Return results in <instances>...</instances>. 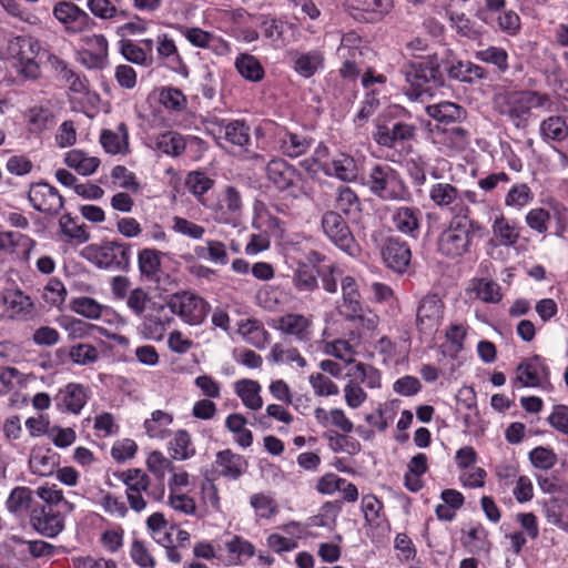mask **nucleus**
<instances>
[{
	"label": "nucleus",
	"mask_w": 568,
	"mask_h": 568,
	"mask_svg": "<svg viewBox=\"0 0 568 568\" xmlns=\"http://www.w3.org/2000/svg\"><path fill=\"white\" fill-rule=\"evenodd\" d=\"M405 95L412 102L425 104L426 113L439 123L449 124L464 116V110L456 103L443 101L428 102L435 97L442 83L439 59L436 54L410 61L405 71Z\"/></svg>",
	"instance_id": "f257e3e1"
},
{
	"label": "nucleus",
	"mask_w": 568,
	"mask_h": 568,
	"mask_svg": "<svg viewBox=\"0 0 568 568\" xmlns=\"http://www.w3.org/2000/svg\"><path fill=\"white\" fill-rule=\"evenodd\" d=\"M495 105L517 129H526L532 110L549 111L551 100L549 94L534 90L507 91L495 97Z\"/></svg>",
	"instance_id": "f03ea898"
},
{
	"label": "nucleus",
	"mask_w": 568,
	"mask_h": 568,
	"mask_svg": "<svg viewBox=\"0 0 568 568\" xmlns=\"http://www.w3.org/2000/svg\"><path fill=\"white\" fill-rule=\"evenodd\" d=\"M485 226L470 217H452L437 239V251L448 258H458L470 252L476 235L481 236Z\"/></svg>",
	"instance_id": "7ed1b4c3"
},
{
	"label": "nucleus",
	"mask_w": 568,
	"mask_h": 568,
	"mask_svg": "<svg viewBox=\"0 0 568 568\" xmlns=\"http://www.w3.org/2000/svg\"><path fill=\"white\" fill-rule=\"evenodd\" d=\"M118 478L125 486V497L130 509L138 514L144 511L150 503H159L164 499L165 485L152 483L151 477L140 468L121 471Z\"/></svg>",
	"instance_id": "20e7f679"
},
{
	"label": "nucleus",
	"mask_w": 568,
	"mask_h": 568,
	"mask_svg": "<svg viewBox=\"0 0 568 568\" xmlns=\"http://www.w3.org/2000/svg\"><path fill=\"white\" fill-rule=\"evenodd\" d=\"M363 184L383 201H408L410 197L400 174L388 164L372 166Z\"/></svg>",
	"instance_id": "39448f33"
},
{
	"label": "nucleus",
	"mask_w": 568,
	"mask_h": 568,
	"mask_svg": "<svg viewBox=\"0 0 568 568\" xmlns=\"http://www.w3.org/2000/svg\"><path fill=\"white\" fill-rule=\"evenodd\" d=\"M11 54L17 71L26 79L36 80L41 70L38 59L47 54L40 41L33 37H11Z\"/></svg>",
	"instance_id": "423d86ee"
},
{
	"label": "nucleus",
	"mask_w": 568,
	"mask_h": 568,
	"mask_svg": "<svg viewBox=\"0 0 568 568\" xmlns=\"http://www.w3.org/2000/svg\"><path fill=\"white\" fill-rule=\"evenodd\" d=\"M267 180L280 191H286L293 199L307 194L303 174L292 164L280 158L266 165Z\"/></svg>",
	"instance_id": "0eeeda50"
},
{
	"label": "nucleus",
	"mask_w": 568,
	"mask_h": 568,
	"mask_svg": "<svg viewBox=\"0 0 568 568\" xmlns=\"http://www.w3.org/2000/svg\"><path fill=\"white\" fill-rule=\"evenodd\" d=\"M90 261L99 268L126 270L130 266L131 244L119 241H106L88 247Z\"/></svg>",
	"instance_id": "6e6552de"
},
{
	"label": "nucleus",
	"mask_w": 568,
	"mask_h": 568,
	"mask_svg": "<svg viewBox=\"0 0 568 568\" xmlns=\"http://www.w3.org/2000/svg\"><path fill=\"white\" fill-rule=\"evenodd\" d=\"M322 229L327 239L339 250L351 256L359 253V246L356 243L347 223L336 211H327L322 216Z\"/></svg>",
	"instance_id": "1a4fd4ad"
},
{
	"label": "nucleus",
	"mask_w": 568,
	"mask_h": 568,
	"mask_svg": "<svg viewBox=\"0 0 568 568\" xmlns=\"http://www.w3.org/2000/svg\"><path fill=\"white\" fill-rule=\"evenodd\" d=\"M173 322L174 315L169 302H153L144 314L139 329L145 339L160 342Z\"/></svg>",
	"instance_id": "9d476101"
},
{
	"label": "nucleus",
	"mask_w": 568,
	"mask_h": 568,
	"mask_svg": "<svg viewBox=\"0 0 568 568\" xmlns=\"http://www.w3.org/2000/svg\"><path fill=\"white\" fill-rule=\"evenodd\" d=\"M173 315H178L189 325L201 324L209 311L207 303L196 294L181 292L172 295L169 300Z\"/></svg>",
	"instance_id": "9b49d317"
},
{
	"label": "nucleus",
	"mask_w": 568,
	"mask_h": 568,
	"mask_svg": "<svg viewBox=\"0 0 568 568\" xmlns=\"http://www.w3.org/2000/svg\"><path fill=\"white\" fill-rule=\"evenodd\" d=\"M428 196L436 207L447 210L452 217L470 215V209L463 200L462 191L448 182L430 184Z\"/></svg>",
	"instance_id": "f8f14e48"
},
{
	"label": "nucleus",
	"mask_w": 568,
	"mask_h": 568,
	"mask_svg": "<svg viewBox=\"0 0 568 568\" xmlns=\"http://www.w3.org/2000/svg\"><path fill=\"white\" fill-rule=\"evenodd\" d=\"M443 318L444 303L442 298L436 294L424 296L416 313L418 331L426 336H432L438 331Z\"/></svg>",
	"instance_id": "ddd939ff"
},
{
	"label": "nucleus",
	"mask_w": 568,
	"mask_h": 568,
	"mask_svg": "<svg viewBox=\"0 0 568 568\" xmlns=\"http://www.w3.org/2000/svg\"><path fill=\"white\" fill-rule=\"evenodd\" d=\"M28 200L36 211L48 215H55L63 207V197L59 191L45 182L32 184L28 192Z\"/></svg>",
	"instance_id": "4468645a"
},
{
	"label": "nucleus",
	"mask_w": 568,
	"mask_h": 568,
	"mask_svg": "<svg viewBox=\"0 0 568 568\" xmlns=\"http://www.w3.org/2000/svg\"><path fill=\"white\" fill-rule=\"evenodd\" d=\"M268 132L271 133L276 148L290 158H298L306 153L311 146V139L304 134L294 133L286 128L270 123Z\"/></svg>",
	"instance_id": "2eb2a0df"
},
{
	"label": "nucleus",
	"mask_w": 568,
	"mask_h": 568,
	"mask_svg": "<svg viewBox=\"0 0 568 568\" xmlns=\"http://www.w3.org/2000/svg\"><path fill=\"white\" fill-rule=\"evenodd\" d=\"M53 16L69 33H81L93 29L94 20L82 9L71 2H60L53 8Z\"/></svg>",
	"instance_id": "dca6fc26"
},
{
	"label": "nucleus",
	"mask_w": 568,
	"mask_h": 568,
	"mask_svg": "<svg viewBox=\"0 0 568 568\" xmlns=\"http://www.w3.org/2000/svg\"><path fill=\"white\" fill-rule=\"evenodd\" d=\"M62 510L53 507L33 506L30 513V524L41 535L45 537H55L64 528V517Z\"/></svg>",
	"instance_id": "f3484780"
},
{
	"label": "nucleus",
	"mask_w": 568,
	"mask_h": 568,
	"mask_svg": "<svg viewBox=\"0 0 568 568\" xmlns=\"http://www.w3.org/2000/svg\"><path fill=\"white\" fill-rule=\"evenodd\" d=\"M33 308L30 297L20 290L0 292V320L26 318Z\"/></svg>",
	"instance_id": "a211bd4d"
},
{
	"label": "nucleus",
	"mask_w": 568,
	"mask_h": 568,
	"mask_svg": "<svg viewBox=\"0 0 568 568\" xmlns=\"http://www.w3.org/2000/svg\"><path fill=\"white\" fill-rule=\"evenodd\" d=\"M37 242L18 231H0V252L21 262H29Z\"/></svg>",
	"instance_id": "6ab92c4d"
},
{
	"label": "nucleus",
	"mask_w": 568,
	"mask_h": 568,
	"mask_svg": "<svg viewBox=\"0 0 568 568\" xmlns=\"http://www.w3.org/2000/svg\"><path fill=\"white\" fill-rule=\"evenodd\" d=\"M382 257L388 268L403 273L407 270L412 258L410 247L406 241L397 236H389L382 246Z\"/></svg>",
	"instance_id": "aec40b11"
},
{
	"label": "nucleus",
	"mask_w": 568,
	"mask_h": 568,
	"mask_svg": "<svg viewBox=\"0 0 568 568\" xmlns=\"http://www.w3.org/2000/svg\"><path fill=\"white\" fill-rule=\"evenodd\" d=\"M211 131L219 142L225 140L233 145L244 148L251 141L250 128L241 120H220L213 123Z\"/></svg>",
	"instance_id": "412c9836"
},
{
	"label": "nucleus",
	"mask_w": 568,
	"mask_h": 568,
	"mask_svg": "<svg viewBox=\"0 0 568 568\" xmlns=\"http://www.w3.org/2000/svg\"><path fill=\"white\" fill-rule=\"evenodd\" d=\"M275 327L283 334L293 336L297 342H308L313 335L312 317L298 313L282 315Z\"/></svg>",
	"instance_id": "4be33fe9"
},
{
	"label": "nucleus",
	"mask_w": 568,
	"mask_h": 568,
	"mask_svg": "<svg viewBox=\"0 0 568 568\" xmlns=\"http://www.w3.org/2000/svg\"><path fill=\"white\" fill-rule=\"evenodd\" d=\"M87 402V388L83 385L77 383H70L65 385L63 388L59 389L54 397V403L59 410L74 415L80 414Z\"/></svg>",
	"instance_id": "5701e85b"
},
{
	"label": "nucleus",
	"mask_w": 568,
	"mask_h": 568,
	"mask_svg": "<svg viewBox=\"0 0 568 568\" xmlns=\"http://www.w3.org/2000/svg\"><path fill=\"white\" fill-rule=\"evenodd\" d=\"M359 162L347 153H338L323 165L326 175L343 182H355L359 174Z\"/></svg>",
	"instance_id": "b1692460"
},
{
	"label": "nucleus",
	"mask_w": 568,
	"mask_h": 568,
	"mask_svg": "<svg viewBox=\"0 0 568 568\" xmlns=\"http://www.w3.org/2000/svg\"><path fill=\"white\" fill-rule=\"evenodd\" d=\"M415 131L414 125L398 121L392 125H378L374 133V140L382 146L396 148L399 143L413 139Z\"/></svg>",
	"instance_id": "393cba45"
},
{
	"label": "nucleus",
	"mask_w": 568,
	"mask_h": 568,
	"mask_svg": "<svg viewBox=\"0 0 568 568\" xmlns=\"http://www.w3.org/2000/svg\"><path fill=\"white\" fill-rule=\"evenodd\" d=\"M72 310L87 318L100 320L108 323H123V320L109 306L98 303L89 296H80L72 301Z\"/></svg>",
	"instance_id": "a878e982"
},
{
	"label": "nucleus",
	"mask_w": 568,
	"mask_h": 568,
	"mask_svg": "<svg viewBox=\"0 0 568 568\" xmlns=\"http://www.w3.org/2000/svg\"><path fill=\"white\" fill-rule=\"evenodd\" d=\"M392 223L396 231L417 239L420 231L422 211L415 206H398L392 211Z\"/></svg>",
	"instance_id": "bb28decb"
},
{
	"label": "nucleus",
	"mask_w": 568,
	"mask_h": 568,
	"mask_svg": "<svg viewBox=\"0 0 568 568\" xmlns=\"http://www.w3.org/2000/svg\"><path fill=\"white\" fill-rule=\"evenodd\" d=\"M342 302L338 304V312L347 321H355L356 316L361 314V294L357 283L352 276H344L341 280Z\"/></svg>",
	"instance_id": "cd10ccee"
},
{
	"label": "nucleus",
	"mask_w": 568,
	"mask_h": 568,
	"mask_svg": "<svg viewBox=\"0 0 568 568\" xmlns=\"http://www.w3.org/2000/svg\"><path fill=\"white\" fill-rule=\"evenodd\" d=\"M516 373V379L523 387H539L549 375L548 367L539 356L521 363Z\"/></svg>",
	"instance_id": "c85d7f7f"
},
{
	"label": "nucleus",
	"mask_w": 568,
	"mask_h": 568,
	"mask_svg": "<svg viewBox=\"0 0 568 568\" xmlns=\"http://www.w3.org/2000/svg\"><path fill=\"white\" fill-rule=\"evenodd\" d=\"M348 6L357 12V19L377 22L390 12L393 0H348Z\"/></svg>",
	"instance_id": "c756f323"
},
{
	"label": "nucleus",
	"mask_w": 568,
	"mask_h": 568,
	"mask_svg": "<svg viewBox=\"0 0 568 568\" xmlns=\"http://www.w3.org/2000/svg\"><path fill=\"white\" fill-rule=\"evenodd\" d=\"M293 70L301 77L308 79L324 68V54L321 50L292 51L290 53Z\"/></svg>",
	"instance_id": "7c9ffc66"
},
{
	"label": "nucleus",
	"mask_w": 568,
	"mask_h": 568,
	"mask_svg": "<svg viewBox=\"0 0 568 568\" xmlns=\"http://www.w3.org/2000/svg\"><path fill=\"white\" fill-rule=\"evenodd\" d=\"M100 143L103 150L112 155H125L129 153V134L124 123L116 125L115 130L104 129L100 134Z\"/></svg>",
	"instance_id": "2f4dec72"
},
{
	"label": "nucleus",
	"mask_w": 568,
	"mask_h": 568,
	"mask_svg": "<svg viewBox=\"0 0 568 568\" xmlns=\"http://www.w3.org/2000/svg\"><path fill=\"white\" fill-rule=\"evenodd\" d=\"M33 503V491L26 486L14 487L6 501L7 510L17 519H24L30 516Z\"/></svg>",
	"instance_id": "473e14b6"
},
{
	"label": "nucleus",
	"mask_w": 568,
	"mask_h": 568,
	"mask_svg": "<svg viewBox=\"0 0 568 568\" xmlns=\"http://www.w3.org/2000/svg\"><path fill=\"white\" fill-rule=\"evenodd\" d=\"M155 49L158 60L166 65L172 71H180L183 64V60L178 50L174 39L168 33H159L155 39Z\"/></svg>",
	"instance_id": "72a5a7b5"
},
{
	"label": "nucleus",
	"mask_w": 568,
	"mask_h": 568,
	"mask_svg": "<svg viewBox=\"0 0 568 568\" xmlns=\"http://www.w3.org/2000/svg\"><path fill=\"white\" fill-rule=\"evenodd\" d=\"M215 463L220 474L233 480L240 478L247 469L245 458L230 449L219 452Z\"/></svg>",
	"instance_id": "f704fd0d"
},
{
	"label": "nucleus",
	"mask_w": 568,
	"mask_h": 568,
	"mask_svg": "<svg viewBox=\"0 0 568 568\" xmlns=\"http://www.w3.org/2000/svg\"><path fill=\"white\" fill-rule=\"evenodd\" d=\"M491 231L497 244L505 247H514L520 237V229L517 223L504 215L495 217Z\"/></svg>",
	"instance_id": "c9c22d12"
},
{
	"label": "nucleus",
	"mask_w": 568,
	"mask_h": 568,
	"mask_svg": "<svg viewBox=\"0 0 568 568\" xmlns=\"http://www.w3.org/2000/svg\"><path fill=\"white\" fill-rule=\"evenodd\" d=\"M267 359L276 365H291L298 368H304L307 365L306 359L296 347L283 343H276L272 346Z\"/></svg>",
	"instance_id": "e433bc0d"
},
{
	"label": "nucleus",
	"mask_w": 568,
	"mask_h": 568,
	"mask_svg": "<svg viewBox=\"0 0 568 568\" xmlns=\"http://www.w3.org/2000/svg\"><path fill=\"white\" fill-rule=\"evenodd\" d=\"M237 333L246 343L256 348H264L270 338V334L264 325L254 318L241 321L239 323Z\"/></svg>",
	"instance_id": "4c0bfd02"
},
{
	"label": "nucleus",
	"mask_w": 568,
	"mask_h": 568,
	"mask_svg": "<svg viewBox=\"0 0 568 568\" xmlns=\"http://www.w3.org/2000/svg\"><path fill=\"white\" fill-rule=\"evenodd\" d=\"M262 387L254 379H240L234 384V392L241 398L243 405L251 410H258L263 406L261 396Z\"/></svg>",
	"instance_id": "58836bf2"
},
{
	"label": "nucleus",
	"mask_w": 568,
	"mask_h": 568,
	"mask_svg": "<svg viewBox=\"0 0 568 568\" xmlns=\"http://www.w3.org/2000/svg\"><path fill=\"white\" fill-rule=\"evenodd\" d=\"M64 163L83 176L92 175L100 166V159L87 152L73 149L65 153Z\"/></svg>",
	"instance_id": "ea45409f"
},
{
	"label": "nucleus",
	"mask_w": 568,
	"mask_h": 568,
	"mask_svg": "<svg viewBox=\"0 0 568 568\" xmlns=\"http://www.w3.org/2000/svg\"><path fill=\"white\" fill-rule=\"evenodd\" d=\"M193 252L199 260L209 261L215 265L229 263L226 245L217 240H206L204 244L195 245Z\"/></svg>",
	"instance_id": "a19ab883"
},
{
	"label": "nucleus",
	"mask_w": 568,
	"mask_h": 568,
	"mask_svg": "<svg viewBox=\"0 0 568 568\" xmlns=\"http://www.w3.org/2000/svg\"><path fill=\"white\" fill-rule=\"evenodd\" d=\"M314 414L316 420L324 427L334 426L343 434H349L353 432L354 425L352 420L341 408L326 410L325 408L318 407L315 409Z\"/></svg>",
	"instance_id": "79ce46f5"
},
{
	"label": "nucleus",
	"mask_w": 568,
	"mask_h": 568,
	"mask_svg": "<svg viewBox=\"0 0 568 568\" xmlns=\"http://www.w3.org/2000/svg\"><path fill=\"white\" fill-rule=\"evenodd\" d=\"M474 57L483 63L493 65L500 74H504L509 70V55L501 47L489 45L476 51Z\"/></svg>",
	"instance_id": "37998d69"
},
{
	"label": "nucleus",
	"mask_w": 568,
	"mask_h": 568,
	"mask_svg": "<svg viewBox=\"0 0 568 568\" xmlns=\"http://www.w3.org/2000/svg\"><path fill=\"white\" fill-rule=\"evenodd\" d=\"M539 133L545 141L562 142L568 138L567 121L560 115H550L540 122Z\"/></svg>",
	"instance_id": "c03bdc74"
},
{
	"label": "nucleus",
	"mask_w": 568,
	"mask_h": 568,
	"mask_svg": "<svg viewBox=\"0 0 568 568\" xmlns=\"http://www.w3.org/2000/svg\"><path fill=\"white\" fill-rule=\"evenodd\" d=\"M361 200L349 186L342 185L336 190L335 209L351 219H356L361 213Z\"/></svg>",
	"instance_id": "a18cd8bd"
},
{
	"label": "nucleus",
	"mask_w": 568,
	"mask_h": 568,
	"mask_svg": "<svg viewBox=\"0 0 568 568\" xmlns=\"http://www.w3.org/2000/svg\"><path fill=\"white\" fill-rule=\"evenodd\" d=\"M234 67L241 77L251 82H260L265 75L258 59L250 53H240L235 59Z\"/></svg>",
	"instance_id": "49530a36"
},
{
	"label": "nucleus",
	"mask_w": 568,
	"mask_h": 568,
	"mask_svg": "<svg viewBox=\"0 0 568 568\" xmlns=\"http://www.w3.org/2000/svg\"><path fill=\"white\" fill-rule=\"evenodd\" d=\"M173 423V415L156 409L151 414V417L145 419L144 429L149 437L164 439L170 435V425Z\"/></svg>",
	"instance_id": "de8ad7c7"
},
{
	"label": "nucleus",
	"mask_w": 568,
	"mask_h": 568,
	"mask_svg": "<svg viewBox=\"0 0 568 568\" xmlns=\"http://www.w3.org/2000/svg\"><path fill=\"white\" fill-rule=\"evenodd\" d=\"M141 275L148 281H156L161 271V253L154 248H143L138 254Z\"/></svg>",
	"instance_id": "09e8293b"
},
{
	"label": "nucleus",
	"mask_w": 568,
	"mask_h": 568,
	"mask_svg": "<svg viewBox=\"0 0 568 568\" xmlns=\"http://www.w3.org/2000/svg\"><path fill=\"white\" fill-rule=\"evenodd\" d=\"M155 148L169 156H180L186 148L183 135L174 131L159 134L154 140Z\"/></svg>",
	"instance_id": "8fccbe9b"
},
{
	"label": "nucleus",
	"mask_w": 568,
	"mask_h": 568,
	"mask_svg": "<svg viewBox=\"0 0 568 568\" xmlns=\"http://www.w3.org/2000/svg\"><path fill=\"white\" fill-rule=\"evenodd\" d=\"M55 465V454L50 449L38 448L31 452L29 466L33 474L39 476L51 475Z\"/></svg>",
	"instance_id": "3c124183"
},
{
	"label": "nucleus",
	"mask_w": 568,
	"mask_h": 568,
	"mask_svg": "<svg viewBox=\"0 0 568 568\" xmlns=\"http://www.w3.org/2000/svg\"><path fill=\"white\" fill-rule=\"evenodd\" d=\"M250 505L257 519H271L278 513L277 501L270 493L253 494L250 497Z\"/></svg>",
	"instance_id": "603ef678"
},
{
	"label": "nucleus",
	"mask_w": 568,
	"mask_h": 568,
	"mask_svg": "<svg viewBox=\"0 0 568 568\" xmlns=\"http://www.w3.org/2000/svg\"><path fill=\"white\" fill-rule=\"evenodd\" d=\"M122 0H88L87 7L90 12L102 20H113L119 17H125V11L121 9Z\"/></svg>",
	"instance_id": "864d4df0"
},
{
	"label": "nucleus",
	"mask_w": 568,
	"mask_h": 568,
	"mask_svg": "<svg viewBox=\"0 0 568 568\" xmlns=\"http://www.w3.org/2000/svg\"><path fill=\"white\" fill-rule=\"evenodd\" d=\"M37 495L45 505L40 507H53L63 511H72L73 505L64 499L63 491L57 488V485H42L37 488Z\"/></svg>",
	"instance_id": "5fc2aeb1"
},
{
	"label": "nucleus",
	"mask_w": 568,
	"mask_h": 568,
	"mask_svg": "<svg viewBox=\"0 0 568 568\" xmlns=\"http://www.w3.org/2000/svg\"><path fill=\"white\" fill-rule=\"evenodd\" d=\"M246 418L239 413L231 414L225 419V427L234 434V440L243 448H246L253 443V435L245 426Z\"/></svg>",
	"instance_id": "6e6d98bb"
},
{
	"label": "nucleus",
	"mask_w": 568,
	"mask_h": 568,
	"mask_svg": "<svg viewBox=\"0 0 568 568\" xmlns=\"http://www.w3.org/2000/svg\"><path fill=\"white\" fill-rule=\"evenodd\" d=\"M362 511L371 527H382L386 523L383 504L375 495L368 494L362 497Z\"/></svg>",
	"instance_id": "4d7b16f0"
},
{
	"label": "nucleus",
	"mask_w": 568,
	"mask_h": 568,
	"mask_svg": "<svg viewBox=\"0 0 568 568\" xmlns=\"http://www.w3.org/2000/svg\"><path fill=\"white\" fill-rule=\"evenodd\" d=\"M534 201V193L526 183L514 184L505 195L507 207L520 211Z\"/></svg>",
	"instance_id": "13d9d810"
},
{
	"label": "nucleus",
	"mask_w": 568,
	"mask_h": 568,
	"mask_svg": "<svg viewBox=\"0 0 568 568\" xmlns=\"http://www.w3.org/2000/svg\"><path fill=\"white\" fill-rule=\"evenodd\" d=\"M242 207L241 195L233 186H229L225 191V197L220 206L219 221L223 223H232L239 215Z\"/></svg>",
	"instance_id": "bf43d9fd"
},
{
	"label": "nucleus",
	"mask_w": 568,
	"mask_h": 568,
	"mask_svg": "<svg viewBox=\"0 0 568 568\" xmlns=\"http://www.w3.org/2000/svg\"><path fill=\"white\" fill-rule=\"evenodd\" d=\"M170 450L172 457L178 460H185L195 455V447L192 443L191 435L184 430L175 432L173 439L170 442Z\"/></svg>",
	"instance_id": "052dcab7"
},
{
	"label": "nucleus",
	"mask_w": 568,
	"mask_h": 568,
	"mask_svg": "<svg viewBox=\"0 0 568 568\" xmlns=\"http://www.w3.org/2000/svg\"><path fill=\"white\" fill-rule=\"evenodd\" d=\"M148 470L153 475L152 483L164 484V478L168 471L172 470V462L165 457L161 452L154 450L149 454L146 458Z\"/></svg>",
	"instance_id": "680f3d73"
},
{
	"label": "nucleus",
	"mask_w": 568,
	"mask_h": 568,
	"mask_svg": "<svg viewBox=\"0 0 568 568\" xmlns=\"http://www.w3.org/2000/svg\"><path fill=\"white\" fill-rule=\"evenodd\" d=\"M59 226L62 234L70 241L79 244L85 243L90 239V234L84 224H77L70 214H63L59 220Z\"/></svg>",
	"instance_id": "e2e57ef3"
},
{
	"label": "nucleus",
	"mask_w": 568,
	"mask_h": 568,
	"mask_svg": "<svg viewBox=\"0 0 568 568\" xmlns=\"http://www.w3.org/2000/svg\"><path fill=\"white\" fill-rule=\"evenodd\" d=\"M159 101L166 110L172 112H183L187 105V100L183 92L172 87L161 89Z\"/></svg>",
	"instance_id": "0e129e2a"
},
{
	"label": "nucleus",
	"mask_w": 568,
	"mask_h": 568,
	"mask_svg": "<svg viewBox=\"0 0 568 568\" xmlns=\"http://www.w3.org/2000/svg\"><path fill=\"white\" fill-rule=\"evenodd\" d=\"M263 34L274 48H281L286 43L285 32L288 24L282 20L270 19L262 23Z\"/></svg>",
	"instance_id": "69168bd1"
},
{
	"label": "nucleus",
	"mask_w": 568,
	"mask_h": 568,
	"mask_svg": "<svg viewBox=\"0 0 568 568\" xmlns=\"http://www.w3.org/2000/svg\"><path fill=\"white\" fill-rule=\"evenodd\" d=\"M121 53L126 61L138 65L150 67L153 62V57L143 47L132 41L122 43Z\"/></svg>",
	"instance_id": "338daca9"
},
{
	"label": "nucleus",
	"mask_w": 568,
	"mask_h": 568,
	"mask_svg": "<svg viewBox=\"0 0 568 568\" xmlns=\"http://www.w3.org/2000/svg\"><path fill=\"white\" fill-rule=\"evenodd\" d=\"M69 357L77 365H90L99 359V351L91 344L79 343L70 347Z\"/></svg>",
	"instance_id": "774afa93"
}]
</instances>
